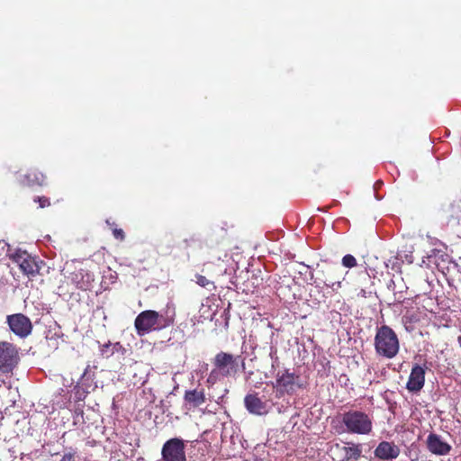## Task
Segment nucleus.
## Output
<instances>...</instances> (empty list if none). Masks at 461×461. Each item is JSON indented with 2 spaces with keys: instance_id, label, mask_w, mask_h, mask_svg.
I'll use <instances>...</instances> for the list:
<instances>
[{
  "instance_id": "nucleus-20",
  "label": "nucleus",
  "mask_w": 461,
  "mask_h": 461,
  "mask_svg": "<svg viewBox=\"0 0 461 461\" xmlns=\"http://www.w3.org/2000/svg\"><path fill=\"white\" fill-rule=\"evenodd\" d=\"M342 265L345 267L352 268L357 266V259L354 256L347 254L342 258Z\"/></svg>"
},
{
  "instance_id": "nucleus-23",
  "label": "nucleus",
  "mask_w": 461,
  "mask_h": 461,
  "mask_svg": "<svg viewBox=\"0 0 461 461\" xmlns=\"http://www.w3.org/2000/svg\"><path fill=\"white\" fill-rule=\"evenodd\" d=\"M112 231H113V237H114L116 240H120V241L124 240V239H125V234H124L123 230L114 227V228H112Z\"/></svg>"
},
{
  "instance_id": "nucleus-21",
  "label": "nucleus",
  "mask_w": 461,
  "mask_h": 461,
  "mask_svg": "<svg viewBox=\"0 0 461 461\" xmlns=\"http://www.w3.org/2000/svg\"><path fill=\"white\" fill-rule=\"evenodd\" d=\"M221 375V372H217V369L214 367L209 374L207 377V383L210 384H214L218 382L220 379V376Z\"/></svg>"
},
{
  "instance_id": "nucleus-13",
  "label": "nucleus",
  "mask_w": 461,
  "mask_h": 461,
  "mask_svg": "<svg viewBox=\"0 0 461 461\" xmlns=\"http://www.w3.org/2000/svg\"><path fill=\"white\" fill-rule=\"evenodd\" d=\"M184 401L188 409H194L206 402L204 389L187 390L184 395Z\"/></svg>"
},
{
  "instance_id": "nucleus-11",
  "label": "nucleus",
  "mask_w": 461,
  "mask_h": 461,
  "mask_svg": "<svg viewBox=\"0 0 461 461\" xmlns=\"http://www.w3.org/2000/svg\"><path fill=\"white\" fill-rule=\"evenodd\" d=\"M425 369L418 364H415L411 370L408 382L406 384V389L411 393L420 392L425 384Z\"/></svg>"
},
{
  "instance_id": "nucleus-5",
  "label": "nucleus",
  "mask_w": 461,
  "mask_h": 461,
  "mask_svg": "<svg viewBox=\"0 0 461 461\" xmlns=\"http://www.w3.org/2000/svg\"><path fill=\"white\" fill-rule=\"evenodd\" d=\"M8 257L29 277L36 276L41 268V264L43 263L42 261H38L36 258L30 255L27 251L20 249H14L13 252L9 250Z\"/></svg>"
},
{
  "instance_id": "nucleus-28",
  "label": "nucleus",
  "mask_w": 461,
  "mask_h": 461,
  "mask_svg": "<svg viewBox=\"0 0 461 461\" xmlns=\"http://www.w3.org/2000/svg\"><path fill=\"white\" fill-rule=\"evenodd\" d=\"M457 342H458V345H459V346H460V348H461V336H459V337L457 338Z\"/></svg>"
},
{
  "instance_id": "nucleus-4",
  "label": "nucleus",
  "mask_w": 461,
  "mask_h": 461,
  "mask_svg": "<svg viewBox=\"0 0 461 461\" xmlns=\"http://www.w3.org/2000/svg\"><path fill=\"white\" fill-rule=\"evenodd\" d=\"M20 362L18 348L8 341H0V374L13 375Z\"/></svg>"
},
{
  "instance_id": "nucleus-19",
  "label": "nucleus",
  "mask_w": 461,
  "mask_h": 461,
  "mask_svg": "<svg viewBox=\"0 0 461 461\" xmlns=\"http://www.w3.org/2000/svg\"><path fill=\"white\" fill-rule=\"evenodd\" d=\"M81 277L82 279L84 278V274H83V271L80 270L78 273H76L75 274V277H74V281L75 283L77 284V287L81 289V290H87L89 289V285L87 282H84L83 280L82 281H78L77 278L78 277Z\"/></svg>"
},
{
  "instance_id": "nucleus-15",
  "label": "nucleus",
  "mask_w": 461,
  "mask_h": 461,
  "mask_svg": "<svg viewBox=\"0 0 461 461\" xmlns=\"http://www.w3.org/2000/svg\"><path fill=\"white\" fill-rule=\"evenodd\" d=\"M46 176L43 173L37 169L29 170L24 176L23 179V184L28 186L40 185L42 186L45 185Z\"/></svg>"
},
{
  "instance_id": "nucleus-8",
  "label": "nucleus",
  "mask_w": 461,
  "mask_h": 461,
  "mask_svg": "<svg viewBox=\"0 0 461 461\" xmlns=\"http://www.w3.org/2000/svg\"><path fill=\"white\" fill-rule=\"evenodd\" d=\"M240 357V356L235 357L230 353L221 351L215 355L212 364L217 369V372L221 373V376L229 377L235 375L237 373V359Z\"/></svg>"
},
{
  "instance_id": "nucleus-27",
  "label": "nucleus",
  "mask_w": 461,
  "mask_h": 461,
  "mask_svg": "<svg viewBox=\"0 0 461 461\" xmlns=\"http://www.w3.org/2000/svg\"><path fill=\"white\" fill-rule=\"evenodd\" d=\"M458 236L461 237V221H459Z\"/></svg>"
},
{
  "instance_id": "nucleus-16",
  "label": "nucleus",
  "mask_w": 461,
  "mask_h": 461,
  "mask_svg": "<svg viewBox=\"0 0 461 461\" xmlns=\"http://www.w3.org/2000/svg\"><path fill=\"white\" fill-rule=\"evenodd\" d=\"M343 451L345 453L344 461H357L362 455L360 444H353L351 447H343Z\"/></svg>"
},
{
  "instance_id": "nucleus-22",
  "label": "nucleus",
  "mask_w": 461,
  "mask_h": 461,
  "mask_svg": "<svg viewBox=\"0 0 461 461\" xmlns=\"http://www.w3.org/2000/svg\"><path fill=\"white\" fill-rule=\"evenodd\" d=\"M34 202L39 203L40 208H45L50 205V199L46 196H37Z\"/></svg>"
},
{
  "instance_id": "nucleus-9",
  "label": "nucleus",
  "mask_w": 461,
  "mask_h": 461,
  "mask_svg": "<svg viewBox=\"0 0 461 461\" xmlns=\"http://www.w3.org/2000/svg\"><path fill=\"white\" fill-rule=\"evenodd\" d=\"M6 323L9 329L16 336L25 339L32 332V323L29 317L23 313H14L6 317Z\"/></svg>"
},
{
  "instance_id": "nucleus-18",
  "label": "nucleus",
  "mask_w": 461,
  "mask_h": 461,
  "mask_svg": "<svg viewBox=\"0 0 461 461\" xmlns=\"http://www.w3.org/2000/svg\"><path fill=\"white\" fill-rule=\"evenodd\" d=\"M195 282L198 285L207 288L209 291L215 290L216 288L214 282L199 274L195 275Z\"/></svg>"
},
{
  "instance_id": "nucleus-14",
  "label": "nucleus",
  "mask_w": 461,
  "mask_h": 461,
  "mask_svg": "<svg viewBox=\"0 0 461 461\" xmlns=\"http://www.w3.org/2000/svg\"><path fill=\"white\" fill-rule=\"evenodd\" d=\"M244 404L246 409L253 414L262 415L266 413V403L257 394L245 396Z\"/></svg>"
},
{
  "instance_id": "nucleus-12",
  "label": "nucleus",
  "mask_w": 461,
  "mask_h": 461,
  "mask_svg": "<svg viewBox=\"0 0 461 461\" xmlns=\"http://www.w3.org/2000/svg\"><path fill=\"white\" fill-rule=\"evenodd\" d=\"M400 447L393 442L382 441L375 447L374 454L375 456L379 459L387 460L397 458L400 455Z\"/></svg>"
},
{
  "instance_id": "nucleus-24",
  "label": "nucleus",
  "mask_w": 461,
  "mask_h": 461,
  "mask_svg": "<svg viewBox=\"0 0 461 461\" xmlns=\"http://www.w3.org/2000/svg\"><path fill=\"white\" fill-rule=\"evenodd\" d=\"M75 459V453H66L60 461H74Z\"/></svg>"
},
{
  "instance_id": "nucleus-25",
  "label": "nucleus",
  "mask_w": 461,
  "mask_h": 461,
  "mask_svg": "<svg viewBox=\"0 0 461 461\" xmlns=\"http://www.w3.org/2000/svg\"><path fill=\"white\" fill-rule=\"evenodd\" d=\"M358 295L362 297H366V291L364 289H361L360 292L358 293Z\"/></svg>"
},
{
  "instance_id": "nucleus-2",
  "label": "nucleus",
  "mask_w": 461,
  "mask_h": 461,
  "mask_svg": "<svg viewBox=\"0 0 461 461\" xmlns=\"http://www.w3.org/2000/svg\"><path fill=\"white\" fill-rule=\"evenodd\" d=\"M377 356L392 359L400 350V341L395 331L387 325H382L376 330L374 341Z\"/></svg>"
},
{
  "instance_id": "nucleus-17",
  "label": "nucleus",
  "mask_w": 461,
  "mask_h": 461,
  "mask_svg": "<svg viewBox=\"0 0 461 461\" xmlns=\"http://www.w3.org/2000/svg\"><path fill=\"white\" fill-rule=\"evenodd\" d=\"M330 272L334 274V276L330 278H326L324 283L325 285L328 287H331L333 289H338L340 287L341 281L339 280V277L338 276L337 273L339 272V267H334L330 269Z\"/></svg>"
},
{
  "instance_id": "nucleus-10",
  "label": "nucleus",
  "mask_w": 461,
  "mask_h": 461,
  "mask_svg": "<svg viewBox=\"0 0 461 461\" xmlns=\"http://www.w3.org/2000/svg\"><path fill=\"white\" fill-rule=\"evenodd\" d=\"M427 449L436 456H447L452 450V447L444 441L440 435L431 432L426 439Z\"/></svg>"
},
{
  "instance_id": "nucleus-1",
  "label": "nucleus",
  "mask_w": 461,
  "mask_h": 461,
  "mask_svg": "<svg viewBox=\"0 0 461 461\" xmlns=\"http://www.w3.org/2000/svg\"><path fill=\"white\" fill-rule=\"evenodd\" d=\"M173 323L172 317L165 316L153 310H146L137 315L134 327L139 336H144L151 331L167 329Z\"/></svg>"
},
{
  "instance_id": "nucleus-7",
  "label": "nucleus",
  "mask_w": 461,
  "mask_h": 461,
  "mask_svg": "<svg viewBox=\"0 0 461 461\" xmlns=\"http://www.w3.org/2000/svg\"><path fill=\"white\" fill-rule=\"evenodd\" d=\"M162 461H186L185 441L179 438L167 440L161 449Z\"/></svg>"
},
{
  "instance_id": "nucleus-6",
  "label": "nucleus",
  "mask_w": 461,
  "mask_h": 461,
  "mask_svg": "<svg viewBox=\"0 0 461 461\" xmlns=\"http://www.w3.org/2000/svg\"><path fill=\"white\" fill-rule=\"evenodd\" d=\"M273 387L276 389V397L281 398L285 394L293 395L295 393V388H303V384L300 382V375L289 372L285 369L276 374V383Z\"/></svg>"
},
{
  "instance_id": "nucleus-3",
  "label": "nucleus",
  "mask_w": 461,
  "mask_h": 461,
  "mask_svg": "<svg viewBox=\"0 0 461 461\" xmlns=\"http://www.w3.org/2000/svg\"><path fill=\"white\" fill-rule=\"evenodd\" d=\"M340 419L345 426L344 431L348 433L368 435L373 430L372 418L365 411L348 410L341 414Z\"/></svg>"
},
{
  "instance_id": "nucleus-26",
  "label": "nucleus",
  "mask_w": 461,
  "mask_h": 461,
  "mask_svg": "<svg viewBox=\"0 0 461 461\" xmlns=\"http://www.w3.org/2000/svg\"><path fill=\"white\" fill-rule=\"evenodd\" d=\"M106 223H107L108 225H110V226H111V228H112L113 226H114V225H115V223H114V222L111 223L109 220H106Z\"/></svg>"
}]
</instances>
